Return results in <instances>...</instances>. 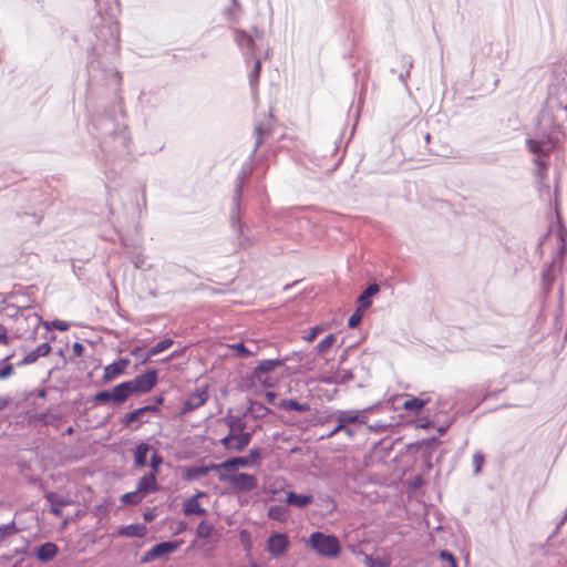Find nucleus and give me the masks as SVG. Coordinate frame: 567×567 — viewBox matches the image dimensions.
Here are the masks:
<instances>
[{
  "mask_svg": "<svg viewBox=\"0 0 567 567\" xmlns=\"http://www.w3.org/2000/svg\"><path fill=\"white\" fill-rule=\"evenodd\" d=\"M96 40L87 55L89 94H93L95 86L102 83L112 93V101L109 107L91 116L89 133L99 141L101 154L97 158L106 178L114 181L125 168L131 155V136L125 124L123 101L118 95L122 78L118 71L105 66L103 61L117 55L120 51L117 23L99 28Z\"/></svg>",
  "mask_w": 567,
  "mask_h": 567,
  "instance_id": "obj_1",
  "label": "nucleus"
},
{
  "mask_svg": "<svg viewBox=\"0 0 567 567\" xmlns=\"http://www.w3.org/2000/svg\"><path fill=\"white\" fill-rule=\"evenodd\" d=\"M536 136L527 138L526 144L530 153L536 155L534 158L535 176L544 179L548 172V157L559 142V126L556 125L549 112L543 110L537 116Z\"/></svg>",
  "mask_w": 567,
  "mask_h": 567,
  "instance_id": "obj_2",
  "label": "nucleus"
},
{
  "mask_svg": "<svg viewBox=\"0 0 567 567\" xmlns=\"http://www.w3.org/2000/svg\"><path fill=\"white\" fill-rule=\"evenodd\" d=\"M566 236V229L560 224V228L558 231V237L561 241H564V237ZM567 252V247L565 243L561 244L558 251L553 257L551 261L546 264L540 272L539 280V291L538 298L540 302V315L543 316L547 308L551 305L550 295L554 290V286L556 285L559 277H563V270L565 265V254Z\"/></svg>",
  "mask_w": 567,
  "mask_h": 567,
  "instance_id": "obj_3",
  "label": "nucleus"
},
{
  "mask_svg": "<svg viewBox=\"0 0 567 567\" xmlns=\"http://www.w3.org/2000/svg\"><path fill=\"white\" fill-rule=\"evenodd\" d=\"M255 157L249 155V158L243 164L240 172L236 178L235 190L233 196V208L230 213V224L231 227L237 231L239 238V245L241 248L251 245V241L248 236L244 234V225L239 218V209H240V198L243 194V187L246 179L250 177L254 171V162Z\"/></svg>",
  "mask_w": 567,
  "mask_h": 567,
  "instance_id": "obj_4",
  "label": "nucleus"
},
{
  "mask_svg": "<svg viewBox=\"0 0 567 567\" xmlns=\"http://www.w3.org/2000/svg\"><path fill=\"white\" fill-rule=\"evenodd\" d=\"M381 405L382 403H378L363 410H338L333 413V416L339 417V429H344V433L348 437L353 439L357 429L367 424L368 414Z\"/></svg>",
  "mask_w": 567,
  "mask_h": 567,
  "instance_id": "obj_5",
  "label": "nucleus"
},
{
  "mask_svg": "<svg viewBox=\"0 0 567 567\" xmlns=\"http://www.w3.org/2000/svg\"><path fill=\"white\" fill-rule=\"evenodd\" d=\"M309 546L319 555L327 558H337L341 553V545L336 535L313 532L308 540Z\"/></svg>",
  "mask_w": 567,
  "mask_h": 567,
  "instance_id": "obj_6",
  "label": "nucleus"
},
{
  "mask_svg": "<svg viewBox=\"0 0 567 567\" xmlns=\"http://www.w3.org/2000/svg\"><path fill=\"white\" fill-rule=\"evenodd\" d=\"M262 460L261 449L255 446L249 450L246 456H234L226 458L219 463L220 470L228 472H237L239 468L260 466Z\"/></svg>",
  "mask_w": 567,
  "mask_h": 567,
  "instance_id": "obj_7",
  "label": "nucleus"
},
{
  "mask_svg": "<svg viewBox=\"0 0 567 567\" xmlns=\"http://www.w3.org/2000/svg\"><path fill=\"white\" fill-rule=\"evenodd\" d=\"M218 480L229 483L236 492H250L258 486L256 476L245 472H235L234 474L219 472Z\"/></svg>",
  "mask_w": 567,
  "mask_h": 567,
  "instance_id": "obj_8",
  "label": "nucleus"
},
{
  "mask_svg": "<svg viewBox=\"0 0 567 567\" xmlns=\"http://www.w3.org/2000/svg\"><path fill=\"white\" fill-rule=\"evenodd\" d=\"M183 544L184 539L159 542L143 554L141 557V564H148L156 559H164L168 555L175 553Z\"/></svg>",
  "mask_w": 567,
  "mask_h": 567,
  "instance_id": "obj_9",
  "label": "nucleus"
},
{
  "mask_svg": "<svg viewBox=\"0 0 567 567\" xmlns=\"http://www.w3.org/2000/svg\"><path fill=\"white\" fill-rule=\"evenodd\" d=\"M281 367L282 360H277L276 358L261 360L254 368L252 377L258 379V383H260L264 389L274 388L276 382L270 378V373Z\"/></svg>",
  "mask_w": 567,
  "mask_h": 567,
  "instance_id": "obj_10",
  "label": "nucleus"
},
{
  "mask_svg": "<svg viewBox=\"0 0 567 567\" xmlns=\"http://www.w3.org/2000/svg\"><path fill=\"white\" fill-rule=\"evenodd\" d=\"M128 382L134 395L146 394L157 384L158 371L156 369H147L128 380Z\"/></svg>",
  "mask_w": 567,
  "mask_h": 567,
  "instance_id": "obj_11",
  "label": "nucleus"
},
{
  "mask_svg": "<svg viewBox=\"0 0 567 567\" xmlns=\"http://www.w3.org/2000/svg\"><path fill=\"white\" fill-rule=\"evenodd\" d=\"M245 416L246 413L243 415H234L233 410H228L227 414L220 419V422L228 427V433L219 440V443H229L230 437L234 435L252 434L246 431L247 422L244 420Z\"/></svg>",
  "mask_w": 567,
  "mask_h": 567,
  "instance_id": "obj_12",
  "label": "nucleus"
},
{
  "mask_svg": "<svg viewBox=\"0 0 567 567\" xmlns=\"http://www.w3.org/2000/svg\"><path fill=\"white\" fill-rule=\"evenodd\" d=\"M440 445L441 441L436 436H431L406 444V451L412 455H419L423 461L432 458Z\"/></svg>",
  "mask_w": 567,
  "mask_h": 567,
  "instance_id": "obj_13",
  "label": "nucleus"
},
{
  "mask_svg": "<svg viewBox=\"0 0 567 567\" xmlns=\"http://www.w3.org/2000/svg\"><path fill=\"white\" fill-rule=\"evenodd\" d=\"M267 551L275 558L284 556L290 545L289 537L282 532H272L266 543Z\"/></svg>",
  "mask_w": 567,
  "mask_h": 567,
  "instance_id": "obj_14",
  "label": "nucleus"
},
{
  "mask_svg": "<svg viewBox=\"0 0 567 567\" xmlns=\"http://www.w3.org/2000/svg\"><path fill=\"white\" fill-rule=\"evenodd\" d=\"M152 410L151 408L140 406L128 413H125L120 417V423L124 429L138 430L144 423H148V420H143L144 415Z\"/></svg>",
  "mask_w": 567,
  "mask_h": 567,
  "instance_id": "obj_15",
  "label": "nucleus"
},
{
  "mask_svg": "<svg viewBox=\"0 0 567 567\" xmlns=\"http://www.w3.org/2000/svg\"><path fill=\"white\" fill-rule=\"evenodd\" d=\"M207 400H208L207 388H204L202 390H196L195 392L189 394L187 396V399L185 400V402L183 403L182 409H181V414L184 415V414L190 413L192 411L204 405Z\"/></svg>",
  "mask_w": 567,
  "mask_h": 567,
  "instance_id": "obj_16",
  "label": "nucleus"
},
{
  "mask_svg": "<svg viewBox=\"0 0 567 567\" xmlns=\"http://www.w3.org/2000/svg\"><path fill=\"white\" fill-rule=\"evenodd\" d=\"M235 42L241 50L246 61L255 58V41L250 34L244 30H235Z\"/></svg>",
  "mask_w": 567,
  "mask_h": 567,
  "instance_id": "obj_17",
  "label": "nucleus"
},
{
  "mask_svg": "<svg viewBox=\"0 0 567 567\" xmlns=\"http://www.w3.org/2000/svg\"><path fill=\"white\" fill-rule=\"evenodd\" d=\"M404 399L402 402V408L410 413L419 414L424 406L431 401L429 396L421 398V396H414L410 394H402L400 396H396L394 401H399Z\"/></svg>",
  "mask_w": 567,
  "mask_h": 567,
  "instance_id": "obj_18",
  "label": "nucleus"
},
{
  "mask_svg": "<svg viewBox=\"0 0 567 567\" xmlns=\"http://www.w3.org/2000/svg\"><path fill=\"white\" fill-rule=\"evenodd\" d=\"M128 364L130 360L127 358H120L118 360L107 364L104 368V373L102 378L103 383H109L118 378L120 375L124 374Z\"/></svg>",
  "mask_w": 567,
  "mask_h": 567,
  "instance_id": "obj_19",
  "label": "nucleus"
},
{
  "mask_svg": "<svg viewBox=\"0 0 567 567\" xmlns=\"http://www.w3.org/2000/svg\"><path fill=\"white\" fill-rule=\"evenodd\" d=\"M59 553V547L53 542H47L38 546L32 555L40 561V563H48L51 561Z\"/></svg>",
  "mask_w": 567,
  "mask_h": 567,
  "instance_id": "obj_20",
  "label": "nucleus"
},
{
  "mask_svg": "<svg viewBox=\"0 0 567 567\" xmlns=\"http://www.w3.org/2000/svg\"><path fill=\"white\" fill-rule=\"evenodd\" d=\"M210 471H220L219 463H210L209 465L200 464L188 466L185 470L184 478L186 481H195L207 475Z\"/></svg>",
  "mask_w": 567,
  "mask_h": 567,
  "instance_id": "obj_21",
  "label": "nucleus"
},
{
  "mask_svg": "<svg viewBox=\"0 0 567 567\" xmlns=\"http://www.w3.org/2000/svg\"><path fill=\"white\" fill-rule=\"evenodd\" d=\"M44 498L50 504L49 512L56 517L62 516V507L63 506L71 504L70 499L61 497L55 492H45Z\"/></svg>",
  "mask_w": 567,
  "mask_h": 567,
  "instance_id": "obj_22",
  "label": "nucleus"
},
{
  "mask_svg": "<svg viewBox=\"0 0 567 567\" xmlns=\"http://www.w3.org/2000/svg\"><path fill=\"white\" fill-rule=\"evenodd\" d=\"M252 434L234 435L229 443H220L228 452H243L251 442Z\"/></svg>",
  "mask_w": 567,
  "mask_h": 567,
  "instance_id": "obj_23",
  "label": "nucleus"
},
{
  "mask_svg": "<svg viewBox=\"0 0 567 567\" xmlns=\"http://www.w3.org/2000/svg\"><path fill=\"white\" fill-rule=\"evenodd\" d=\"M111 390L114 398V405L123 404L134 395L128 380L114 385Z\"/></svg>",
  "mask_w": 567,
  "mask_h": 567,
  "instance_id": "obj_24",
  "label": "nucleus"
},
{
  "mask_svg": "<svg viewBox=\"0 0 567 567\" xmlns=\"http://www.w3.org/2000/svg\"><path fill=\"white\" fill-rule=\"evenodd\" d=\"M137 489L143 496L150 493H156L159 489L157 476L150 473L144 474L137 482Z\"/></svg>",
  "mask_w": 567,
  "mask_h": 567,
  "instance_id": "obj_25",
  "label": "nucleus"
},
{
  "mask_svg": "<svg viewBox=\"0 0 567 567\" xmlns=\"http://www.w3.org/2000/svg\"><path fill=\"white\" fill-rule=\"evenodd\" d=\"M379 291L380 286L375 281L370 282L367 288L358 296V307L363 310L369 309L372 305V297H374Z\"/></svg>",
  "mask_w": 567,
  "mask_h": 567,
  "instance_id": "obj_26",
  "label": "nucleus"
},
{
  "mask_svg": "<svg viewBox=\"0 0 567 567\" xmlns=\"http://www.w3.org/2000/svg\"><path fill=\"white\" fill-rule=\"evenodd\" d=\"M285 501L287 505L302 509L313 502V496L311 494H298L293 491H289L286 494Z\"/></svg>",
  "mask_w": 567,
  "mask_h": 567,
  "instance_id": "obj_27",
  "label": "nucleus"
},
{
  "mask_svg": "<svg viewBox=\"0 0 567 567\" xmlns=\"http://www.w3.org/2000/svg\"><path fill=\"white\" fill-rule=\"evenodd\" d=\"M138 101L143 109L155 110L163 103V96L156 91L142 92Z\"/></svg>",
  "mask_w": 567,
  "mask_h": 567,
  "instance_id": "obj_28",
  "label": "nucleus"
},
{
  "mask_svg": "<svg viewBox=\"0 0 567 567\" xmlns=\"http://www.w3.org/2000/svg\"><path fill=\"white\" fill-rule=\"evenodd\" d=\"M151 451V445L144 441L136 444L133 449L134 466L143 468L147 465V454Z\"/></svg>",
  "mask_w": 567,
  "mask_h": 567,
  "instance_id": "obj_29",
  "label": "nucleus"
},
{
  "mask_svg": "<svg viewBox=\"0 0 567 567\" xmlns=\"http://www.w3.org/2000/svg\"><path fill=\"white\" fill-rule=\"evenodd\" d=\"M146 530L147 528L144 524L136 523L120 527L117 535L127 538H142L146 535Z\"/></svg>",
  "mask_w": 567,
  "mask_h": 567,
  "instance_id": "obj_30",
  "label": "nucleus"
},
{
  "mask_svg": "<svg viewBox=\"0 0 567 567\" xmlns=\"http://www.w3.org/2000/svg\"><path fill=\"white\" fill-rule=\"evenodd\" d=\"M256 142L251 152V157L256 156L257 150L264 144L266 137L272 134V128L269 123H258L255 125Z\"/></svg>",
  "mask_w": 567,
  "mask_h": 567,
  "instance_id": "obj_31",
  "label": "nucleus"
},
{
  "mask_svg": "<svg viewBox=\"0 0 567 567\" xmlns=\"http://www.w3.org/2000/svg\"><path fill=\"white\" fill-rule=\"evenodd\" d=\"M354 379L352 370H342L333 375L322 377L320 381L324 384L342 385Z\"/></svg>",
  "mask_w": 567,
  "mask_h": 567,
  "instance_id": "obj_32",
  "label": "nucleus"
},
{
  "mask_svg": "<svg viewBox=\"0 0 567 567\" xmlns=\"http://www.w3.org/2000/svg\"><path fill=\"white\" fill-rule=\"evenodd\" d=\"M249 406L245 412L247 414H251L255 419H262L271 413V410L266 406L264 403L258 402L256 400H248Z\"/></svg>",
  "mask_w": 567,
  "mask_h": 567,
  "instance_id": "obj_33",
  "label": "nucleus"
},
{
  "mask_svg": "<svg viewBox=\"0 0 567 567\" xmlns=\"http://www.w3.org/2000/svg\"><path fill=\"white\" fill-rule=\"evenodd\" d=\"M34 420L44 426H49V425L54 426L62 421V414H60V413L53 414V413H51V410L48 409L47 411L37 413L34 415Z\"/></svg>",
  "mask_w": 567,
  "mask_h": 567,
  "instance_id": "obj_34",
  "label": "nucleus"
},
{
  "mask_svg": "<svg viewBox=\"0 0 567 567\" xmlns=\"http://www.w3.org/2000/svg\"><path fill=\"white\" fill-rule=\"evenodd\" d=\"M279 408L285 409L287 411H296L299 413H306L310 410V405L308 403H301L296 399H284L279 402Z\"/></svg>",
  "mask_w": 567,
  "mask_h": 567,
  "instance_id": "obj_35",
  "label": "nucleus"
},
{
  "mask_svg": "<svg viewBox=\"0 0 567 567\" xmlns=\"http://www.w3.org/2000/svg\"><path fill=\"white\" fill-rule=\"evenodd\" d=\"M21 529L17 526L14 519L8 524L0 525V547L7 543L9 538L19 534Z\"/></svg>",
  "mask_w": 567,
  "mask_h": 567,
  "instance_id": "obj_36",
  "label": "nucleus"
},
{
  "mask_svg": "<svg viewBox=\"0 0 567 567\" xmlns=\"http://www.w3.org/2000/svg\"><path fill=\"white\" fill-rule=\"evenodd\" d=\"M267 516L270 519L284 523L288 519V508L285 505H271L268 508Z\"/></svg>",
  "mask_w": 567,
  "mask_h": 567,
  "instance_id": "obj_37",
  "label": "nucleus"
},
{
  "mask_svg": "<svg viewBox=\"0 0 567 567\" xmlns=\"http://www.w3.org/2000/svg\"><path fill=\"white\" fill-rule=\"evenodd\" d=\"M52 348L49 342L39 344L35 349L27 353V359L31 360L32 363L37 362L39 358L47 357L50 354Z\"/></svg>",
  "mask_w": 567,
  "mask_h": 567,
  "instance_id": "obj_38",
  "label": "nucleus"
},
{
  "mask_svg": "<svg viewBox=\"0 0 567 567\" xmlns=\"http://www.w3.org/2000/svg\"><path fill=\"white\" fill-rule=\"evenodd\" d=\"M215 532L214 525L208 520H200L196 527V537L200 539H208Z\"/></svg>",
  "mask_w": 567,
  "mask_h": 567,
  "instance_id": "obj_39",
  "label": "nucleus"
},
{
  "mask_svg": "<svg viewBox=\"0 0 567 567\" xmlns=\"http://www.w3.org/2000/svg\"><path fill=\"white\" fill-rule=\"evenodd\" d=\"M13 353L7 355L0 360V380L10 378L14 372V365L9 363V360L13 358Z\"/></svg>",
  "mask_w": 567,
  "mask_h": 567,
  "instance_id": "obj_40",
  "label": "nucleus"
},
{
  "mask_svg": "<svg viewBox=\"0 0 567 567\" xmlns=\"http://www.w3.org/2000/svg\"><path fill=\"white\" fill-rule=\"evenodd\" d=\"M92 401L96 405L97 404H114V398L112 394V390L109 389V390H101V391L96 392L92 396Z\"/></svg>",
  "mask_w": 567,
  "mask_h": 567,
  "instance_id": "obj_41",
  "label": "nucleus"
},
{
  "mask_svg": "<svg viewBox=\"0 0 567 567\" xmlns=\"http://www.w3.org/2000/svg\"><path fill=\"white\" fill-rule=\"evenodd\" d=\"M143 495L136 488L135 491L124 493L120 501L123 505H137L142 502Z\"/></svg>",
  "mask_w": 567,
  "mask_h": 567,
  "instance_id": "obj_42",
  "label": "nucleus"
},
{
  "mask_svg": "<svg viewBox=\"0 0 567 567\" xmlns=\"http://www.w3.org/2000/svg\"><path fill=\"white\" fill-rule=\"evenodd\" d=\"M163 456L156 450H154L150 458V474H154L157 476L159 474L161 465L163 464Z\"/></svg>",
  "mask_w": 567,
  "mask_h": 567,
  "instance_id": "obj_43",
  "label": "nucleus"
},
{
  "mask_svg": "<svg viewBox=\"0 0 567 567\" xmlns=\"http://www.w3.org/2000/svg\"><path fill=\"white\" fill-rule=\"evenodd\" d=\"M337 337L333 333L326 336L316 347L319 353H326L336 343Z\"/></svg>",
  "mask_w": 567,
  "mask_h": 567,
  "instance_id": "obj_44",
  "label": "nucleus"
},
{
  "mask_svg": "<svg viewBox=\"0 0 567 567\" xmlns=\"http://www.w3.org/2000/svg\"><path fill=\"white\" fill-rule=\"evenodd\" d=\"M173 344H174V340L172 338H164L159 342H157L156 344L151 347L150 352H151V354L157 355V354L166 351L167 349H169Z\"/></svg>",
  "mask_w": 567,
  "mask_h": 567,
  "instance_id": "obj_45",
  "label": "nucleus"
},
{
  "mask_svg": "<svg viewBox=\"0 0 567 567\" xmlns=\"http://www.w3.org/2000/svg\"><path fill=\"white\" fill-rule=\"evenodd\" d=\"M130 257V260L134 264L135 268L140 269L144 265L145 257L143 255L142 248L138 247L133 250L126 251Z\"/></svg>",
  "mask_w": 567,
  "mask_h": 567,
  "instance_id": "obj_46",
  "label": "nucleus"
},
{
  "mask_svg": "<svg viewBox=\"0 0 567 567\" xmlns=\"http://www.w3.org/2000/svg\"><path fill=\"white\" fill-rule=\"evenodd\" d=\"M44 328L50 331L52 329L59 330L61 332L68 331L70 329V323L63 320H52V321H43Z\"/></svg>",
  "mask_w": 567,
  "mask_h": 567,
  "instance_id": "obj_47",
  "label": "nucleus"
},
{
  "mask_svg": "<svg viewBox=\"0 0 567 567\" xmlns=\"http://www.w3.org/2000/svg\"><path fill=\"white\" fill-rule=\"evenodd\" d=\"M261 72V60L256 59L254 63V68L249 73V85L251 89H255L257 86L259 76Z\"/></svg>",
  "mask_w": 567,
  "mask_h": 567,
  "instance_id": "obj_48",
  "label": "nucleus"
},
{
  "mask_svg": "<svg viewBox=\"0 0 567 567\" xmlns=\"http://www.w3.org/2000/svg\"><path fill=\"white\" fill-rule=\"evenodd\" d=\"M198 506H200L199 501H196L195 497H188L183 502V514L192 516Z\"/></svg>",
  "mask_w": 567,
  "mask_h": 567,
  "instance_id": "obj_49",
  "label": "nucleus"
},
{
  "mask_svg": "<svg viewBox=\"0 0 567 567\" xmlns=\"http://www.w3.org/2000/svg\"><path fill=\"white\" fill-rule=\"evenodd\" d=\"M229 348L234 351L235 355L239 358H246L254 354V352L249 350L244 342L233 343Z\"/></svg>",
  "mask_w": 567,
  "mask_h": 567,
  "instance_id": "obj_50",
  "label": "nucleus"
},
{
  "mask_svg": "<svg viewBox=\"0 0 567 567\" xmlns=\"http://www.w3.org/2000/svg\"><path fill=\"white\" fill-rule=\"evenodd\" d=\"M439 557L442 559V561L446 563V567H458L455 555L449 549L440 550Z\"/></svg>",
  "mask_w": 567,
  "mask_h": 567,
  "instance_id": "obj_51",
  "label": "nucleus"
},
{
  "mask_svg": "<svg viewBox=\"0 0 567 567\" xmlns=\"http://www.w3.org/2000/svg\"><path fill=\"white\" fill-rule=\"evenodd\" d=\"M484 462L485 455L481 451L475 452L473 455L474 475L481 474Z\"/></svg>",
  "mask_w": 567,
  "mask_h": 567,
  "instance_id": "obj_52",
  "label": "nucleus"
},
{
  "mask_svg": "<svg viewBox=\"0 0 567 567\" xmlns=\"http://www.w3.org/2000/svg\"><path fill=\"white\" fill-rule=\"evenodd\" d=\"M363 309L357 307L355 311L348 319V327L354 329L361 322L363 317Z\"/></svg>",
  "mask_w": 567,
  "mask_h": 567,
  "instance_id": "obj_53",
  "label": "nucleus"
},
{
  "mask_svg": "<svg viewBox=\"0 0 567 567\" xmlns=\"http://www.w3.org/2000/svg\"><path fill=\"white\" fill-rule=\"evenodd\" d=\"M364 565L367 567H389L390 563L386 560H382L379 557L374 558L371 555H365Z\"/></svg>",
  "mask_w": 567,
  "mask_h": 567,
  "instance_id": "obj_54",
  "label": "nucleus"
},
{
  "mask_svg": "<svg viewBox=\"0 0 567 567\" xmlns=\"http://www.w3.org/2000/svg\"><path fill=\"white\" fill-rule=\"evenodd\" d=\"M277 360H282V367H286V363L289 361H295L297 363H300L303 359L302 352L293 351L289 354L278 357Z\"/></svg>",
  "mask_w": 567,
  "mask_h": 567,
  "instance_id": "obj_55",
  "label": "nucleus"
},
{
  "mask_svg": "<svg viewBox=\"0 0 567 567\" xmlns=\"http://www.w3.org/2000/svg\"><path fill=\"white\" fill-rule=\"evenodd\" d=\"M257 382H258V379L252 377V371H251L249 374L241 378L240 389L241 390H251L252 388H255Z\"/></svg>",
  "mask_w": 567,
  "mask_h": 567,
  "instance_id": "obj_56",
  "label": "nucleus"
},
{
  "mask_svg": "<svg viewBox=\"0 0 567 567\" xmlns=\"http://www.w3.org/2000/svg\"><path fill=\"white\" fill-rule=\"evenodd\" d=\"M120 239H121L122 246L126 249V251L141 247V245L137 240H135L133 238H128L122 234H120Z\"/></svg>",
  "mask_w": 567,
  "mask_h": 567,
  "instance_id": "obj_57",
  "label": "nucleus"
},
{
  "mask_svg": "<svg viewBox=\"0 0 567 567\" xmlns=\"http://www.w3.org/2000/svg\"><path fill=\"white\" fill-rule=\"evenodd\" d=\"M153 401H154L153 404H146V405H144V408L152 409L148 411V413H158L161 411L159 405H162L164 403L165 396H164V394L156 395V396H154Z\"/></svg>",
  "mask_w": 567,
  "mask_h": 567,
  "instance_id": "obj_58",
  "label": "nucleus"
},
{
  "mask_svg": "<svg viewBox=\"0 0 567 567\" xmlns=\"http://www.w3.org/2000/svg\"><path fill=\"white\" fill-rule=\"evenodd\" d=\"M563 296H564V280L561 279V281L557 285L555 313L558 310H561V307H563Z\"/></svg>",
  "mask_w": 567,
  "mask_h": 567,
  "instance_id": "obj_59",
  "label": "nucleus"
},
{
  "mask_svg": "<svg viewBox=\"0 0 567 567\" xmlns=\"http://www.w3.org/2000/svg\"><path fill=\"white\" fill-rule=\"evenodd\" d=\"M323 331V327L317 324L310 328L309 332L303 337L306 341L312 342L321 332Z\"/></svg>",
  "mask_w": 567,
  "mask_h": 567,
  "instance_id": "obj_60",
  "label": "nucleus"
},
{
  "mask_svg": "<svg viewBox=\"0 0 567 567\" xmlns=\"http://www.w3.org/2000/svg\"><path fill=\"white\" fill-rule=\"evenodd\" d=\"M415 427L416 429H431L434 427V421L430 420L427 416L420 417L415 420Z\"/></svg>",
  "mask_w": 567,
  "mask_h": 567,
  "instance_id": "obj_61",
  "label": "nucleus"
},
{
  "mask_svg": "<svg viewBox=\"0 0 567 567\" xmlns=\"http://www.w3.org/2000/svg\"><path fill=\"white\" fill-rule=\"evenodd\" d=\"M401 64L405 70H411L413 68V59L411 55H402L401 56Z\"/></svg>",
  "mask_w": 567,
  "mask_h": 567,
  "instance_id": "obj_62",
  "label": "nucleus"
},
{
  "mask_svg": "<svg viewBox=\"0 0 567 567\" xmlns=\"http://www.w3.org/2000/svg\"><path fill=\"white\" fill-rule=\"evenodd\" d=\"M143 518L145 522L151 523L156 518L155 508H148L143 513Z\"/></svg>",
  "mask_w": 567,
  "mask_h": 567,
  "instance_id": "obj_63",
  "label": "nucleus"
},
{
  "mask_svg": "<svg viewBox=\"0 0 567 567\" xmlns=\"http://www.w3.org/2000/svg\"><path fill=\"white\" fill-rule=\"evenodd\" d=\"M72 351L75 357H81L84 353L85 348L81 342H74L72 346Z\"/></svg>",
  "mask_w": 567,
  "mask_h": 567,
  "instance_id": "obj_64",
  "label": "nucleus"
}]
</instances>
